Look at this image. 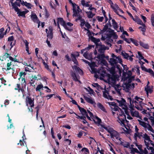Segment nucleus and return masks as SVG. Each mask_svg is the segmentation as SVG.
<instances>
[{
  "mask_svg": "<svg viewBox=\"0 0 154 154\" xmlns=\"http://www.w3.org/2000/svg\"><path fill=\"white\" fill-rule=\"evenodd\" d=\"M109 62L111 65L116 66V68L119 71V74L121 75L122 73V68L119 65L117 64L118 61L116 60V59L111 58H110Z\"/></svg>",
  "mask_w": 154,
  "mask_h": 154,
  "instance_id": "f257e3e1",
  "label": "nucleus"
},
{
  "mask_svg": "<svg viewBox=\"0 0 154 154\" xmlns=\"http://www.w3.org/2000/svg\"><path fill=\"white\" fill-rule=\"evenodd\" d=\"M116 74H113L111 75L109 74H107L106 76L108 77L107 80L109 82L112 83H115L116 81L117 77Z\"/></svg>",
  "mask_w": 154,
  "mask_h": 154,
  "instance_id": "f03ea898",
  "label": "nucleus"
},
{
  "mask_svg": "<svg viewBox=\"0 0 154 154\" xmlns=\"http://www.w3.org/2000/svg\"><path fill=\"white\" fill-rule=\"evenodd\" d=\"M84 98L85 100L88 103L93 105L94 107L96 106V103L94 100L91 97H88L85 96H84Z\"/></svg>",
  "mask_w": 154,
  "mask_h": 154,
  "instance_id": "7ed1b4c3",
  "label": "nucleus"
},
{
  "mask_svg": "<svg viewBox=\"0 0 154 154\" xmlns=\"http://www.w3.org/2000/svg\"><path fill=\"white\" fill-rule=\"evenodd\" d=\"M26 99L27 102L26 106H28V103L30 105L31 107H32L34 106V99L33 98L32 99L30 97L27 96L26 97Z\"/></svg>",
  "mask_w": 154,
  "mask_h": 154,
  "instance_id": "20e7f679",
  "label": "nucleus"
},
{
  "mask_svg": "<svg viewBox=\"0 0 154 154\" xmlns=\"http://www.w3.org/2000/svg\"><path fill=\"white\" fill-rule=\"evenodd\" d=\"M110 135L111 137L113 138L114 137H116L118 134V133L112 128H109L107 131Z\"/></svg>",
  "mask_w": 154,
  "mask_h": 154,
  "instance_id": "39448f33",
  "label": "nucleus"
},
{
  "mask_svg": "<svg viewBox=\"0 0 154 154\" xmlns=\"http://www.w3.org/2000/svg\"><path fill=\"white\" fill-rule=\"evenodd\" d=\"M69 2L71 3L72 6V10L73 13L72 16L73 17H77V12H79V11H76L77 10L76 7V5L75 3L72 2L71 1H69Z\"/></svg>",
  "mask_w": 154,
  "mask_h": 154,
  "instance_id": "423d86ee",
  "label": "nucleus"
},
{
  "mask_svg": "<svg viewBox=\"0 0 154 154\" xmlns=\"http://www.w3.org/2000/svg\"><path fill=\"white\" fill-rule=\"evenodd\" d=\"M111 67H109L107 66V70L109 71L110 73L111 74H116V71L115 69L116 68V66L115 65H111Z\"/></svg>",
  "mask_w": 154,
  "mask_h": 154,
  "instance_id": "0eeeda50",
  "label": "nucleus"
},
{
  "mask_svg": "<svg viewBox=\"0 0 154 154\" xmlns=\"http://www.w3.org/2000/svg\"><path fill=\"white\" fill-rule=\"evenodd\" d=\"M89 38L93 42H94L96 45L97 43L100 42V39L99 38H96L91 36V33H89L88 34Z\"/></svg>",
  "mask_w": 154,
  "mask_h": 154,
  "instance_id": "6e6552de",
  "label": "nucleus"
},
{
  "mask_svg": "<svg viewBox=\"0 0 154 154\" xmlns=\"http://www.w3.org/2000/svg\"><path fill=\"white\" fill-rule=\"evenodd\" d=\"M70 75L72 77L73 80L75 82H78L80 83H81V81L79 80L77 76L76 75L75 72L73 71H72L71 72Z\"/></svg>",
  "mask_w": 154,
  "mask_h": 154,
  "instance_id": "1a4fd4ad",
  "label": "nucleus"
},
{
  "mask_svg": "<svg viewBox=\"0 0 154 154\" xmlns=\"http://www.w3.org/2000/svg\"><path fill=\"white\" fill-rule=\"evenodd\" d=\"M72 68L75 71L78 72L80 75H83V71L79 67L76 65H74L72 67Z\"/></svg>",
  "mask_w": 154,
  "mask_h": 154,
  "instance_id": "9d476101",
  "label": "nucleus"
},
{
  "mask_svg": "<svg viewBox=\"0 0 154 154\" xmlns=\"http://www.w3.org/2000/svg\"><path fill=\"white\" fill-rule=\"evenodd\" d=\"M111 7L113 9L114 11L116 14L117 15L119 16H121L119 14L117 11L118 10H119L120 8L119 7L118 5L116 4H115L114 6H113V5L112 4H110Z\"/></svg>",
  "mask_w": 154,
  "mask_h": 154,
  "instance_id": "9b49d317",
  "label": "nucleus"
},
{
  "mask_svg": "<svg viewBox=\"0 0 154 154\" xmlns=\"http://www.w3.org/2000/svg\"><path fill=\"white\" fill-rule=\"evenodd\" d=\"M117 102L118 103L119 106H125H125H127L126 104V100L123 98H122L121 100H118Z\"/></svg>",
  "mask_w": 154,
  "mask_h": 154,
  "instance_id": "f8f14e48",
  "label": "nucleus"
},
{
  "mask_svg": "<svg viewBox=\"0 0 154 154\" xmlns=\"http://www.w3.org/2000/svg\"><path fill=\"white\" fill-rule=\"evenodd\" d=\"M133 20L135 22L137 23L138 24L142 25L143 24V23L142 21L139 18V17L137 16H135V18H134Z\"/></svg>",
  "mask_w": 154,
  "mask_h": 154,
  "instance_id": "ddd939ff",
  "label": "nucleus"
},
{
  "mask_svg": "<svg viewBox=\"0 0 154 154\" xmlns=\"http://www.w3.org/2000/svg\"><path fill=\"white\" fill-rule=\"evenodd\" d=\"M134 99L139 102L140 106L142 108V104H144V103L143 102V99L138 97L137 96L135 97Z\"/></svg>",
  "mask_w": 154,
  "mask_h": 154,
  "instance_id": "4468645a",
  "label": "nucleus"
},
{
  "mask_svg": "<svg viewBox=\"0 0 154 154\" xmlns=\"http://www.w3.org/2000/svg\"><path fill=\"white\" fill-rule=\"evenodd\" d=\"M31 18L32 20L35 23H36L38 20H39L35 14H32L31 15Z\"/></svg>",
  "mask_w": 154,
  "mask_h": 154,
  "instance_id": "2eb2a0df",
  "label": "nucleus"
},
{
  "mask_svg": "<svg viewBox=\"0 0 154 154\" xmlns=\"http://www.w3.org/2000/svg\"><path fill=\"white\" fill-rule=\"evenodd\" d=\"M17 12V14H18V16H22V17L25 18V14L27 13V12H26L25 11H20V10L19 8V10L17 11H16Z\"/></svg>",
  "mask_w": 154,
  "mask_h": 154,
  "instance_id": "dca6fc26",
  "label": "nucleus"
},
{
  "mask_svg": "<svg viewBox=\"0 0 154 154\" xmlns=\"http://www.w3.org/2000/svg\"><path fill=\"white\" fill-rule=\"evenodd\" d=\"M106 47H105L104 45H103L102 46L99 47V48H96L98 49V51L99 53H103L105 50H106Z\"/></svg>",
  "mask_w": 154,
  "mask_h": 154,
  "instance_id": "f3484780",
  "label": "nucleus"
},
{
  "mask_svg": "<svg viewBox=\"0 0 154 154\" xmlns=\"http://www.w3.org/2000/svg\"><path fill=\"white\" fill-rule=\"evenodd\" d=\"M127 100L128 101H129L130 103V105L129 106V107L130 109V111L132 110L133 111L134 110V105L131 103L132 101V99L131 97H128L127 98Z\"/></svg>",
  "mask_w": 154,
  "mask_h": 154,
  "instance_id": "a211bd4d",
  "label": "nucleus"
},
{
  "mask_svg": "<svg viewBox=\"0 0 154 154\" xmlns=\"http://www.w3.org/2000/svg\"><path fill=\"white\" fill-rule=\"evenodd\" d=\"M60 24L62 26H63L64 28L66 30L70 31H72L73 30V29H72L69 28L67 26L64 20L63 22H62Z\"/></svg>",
  "mask_w": 154,
  "mask_h": 154,
  "instance_id": "6ab92c4d",
  "label": "nucleus"
},
{
  "mask_svg": "<svg viewBox=\"0 0 154 154\" xmlns=\"http://www.w3.org/2000/svg\"><path fill=\"white\" fill-rule=\"evenodd\" d=\"M122 118H118L119 120V122L120 123H121V124L123 125L124 126L125 125V121L127 122H128L126 120V116H125H125H124L122 117Z\"/></svg>",
  "mask_w": 154,
  "mask_h": 154,
  "instance_id": "aec40b11",
  "label": "nucleus"
},
{
  "mask_svg": "<svg viewBox=\"0 0 154 154\" xmlns=\"http://www.w3.org/2000/svg\"><path fill=\"white\" fill-rule=\"evenodd\" d=\"M71 57L72 58V60L76 65L78 64V62L76 59L75 55L74 54H71Z\"/></svg>",
  "mask_w": 154,
  "mask_h": 154,
  "instance_id": "412c9836",
  "label": "nucleus"
},
{
  "mask_svg": "<svg viewBox=\"0 0 154 154\" xmlns=\"http://www.w3.org/2000/svg\"><path fill=\"white\" fill-rule=\"evenodd\" d=\"M112 25L113 28L116 30L118 28L119 26L117 23L116 21L114 19H112Z\"/></svg>",
  "mask_w": 154,
  "mask_h": 154,
  "instance_id": "4be33fe9",
  "label": "nucleus"
},
{
  "mask_svg": "<svg viewBox=\"0 0 154 154\" xmlns=\"http://www.w3.org/2000/svg\"><path fill=\"white\" fill-rule=\"evenodd\" d=\"M138 121L139 122V124L140 125H141L145 128H147V124L148 123H146L145 122L141 121L139 119H138Z\"/></svg>",
  "mask_w": 154,
  "mask_h": 154,
  "instance_id": "5701e85b",
  "label": "nucleus"
},
{
  "mask_svg": "<svg viewBox=\"0 0 154 154\" xmlns=\"http://www.w3.org/2000/svg\"><path fill=\"white\" fill-rule=\"evenodd\" d=\"M140 45L144 48L146 49H149V46L147 44H145L144 43L140 41L139 42Z\"/></svg>",
  "mask_w": 154,
  "mask_h": 154,
  "instance_id": "b1692460",
  "label": "nucleus"
},
{
  "mask_svg": "<svg viewBox=\"0 0 154 154\" xmlns=\"http://www.w3.org/2000/svg\"><path fill=\"white\" fill-rule=\"evenodd\" d=\"M97 107L101 110L104 112H106V109L104 106L100 103L98 102L97 103Z\"/></svg>",
  "mask_w": 154,
  "mask_h": 154,
  "instance_id": "393cba45",
  "label": "nucleus"
},
{
  "mask_svg": "<svg viewBox=\"0 0 154 154\" xmlns=\"http://www.w3.org/2000/svg\"><path fill=\"white\" fill-rule=\"evenodd\" d=\"M125 87L126 89V91L127 92H129L130 90V88H131V84L129 82L126 83L125 84Z\"/></svg>",
  "mask_w": 154,
  "mask_h": 154,
  "instance_id": "a878e982",
  "label": "nucleus"
},
{
  "mask_svg": "<svg viewBox=\"0 0 154 154\" xmlns=\"http://www.w3.org/2000/svg\"><path fill=\"white\" fill-rule=\"evenodd\" d=\"M85 26L87 28V29H86L85 28H84V29L85 30H86L88 31V32L89 33H91L90 32V31L89 30V29L91 27L90 24L88 22H87L85 24Z\"/></svg>",
  "mask_w": 154,
  "mask_h": 154,
  "instance_id": "bb28decb",
  "label": "nucleus"
},
{
  "mask_svg": "<svg viewBox=\"0 0 154 154\" xmlns=\"http://www.w3.org/2000/svg\"><path fill=\"white\" fill-rule=\"evenodd\" d=\"M4 29L2 27L0 29V39H2L4 36L5 35L4 33Z\"/></svg>",
  "mask_w": 154,
  "mask_h": 154,
  "instance_id": "cd10ccee",
  "label": "nucleus"
},
{
  "mask_svg": "<svg viewBox=\"0 0 154 154\" xmlns=\"http://www.w3.org/2000/svg\"><path fill=\"white\" fill-rule=\"evenodd\" d=\"M96 119H97V121H96L94 119H92L93 121L96 124L100 125V123L101 122V119L97 116H96Z\"/></svg>",
  "mask_w": 154,
  "mask_h": 154,
  "instance_id": "c85d7f7f",
  "label": "nucleus"
},
{
  "mask_svg": "<svg viewBox=\"0 0 154 154\" xmlns=\"http://www.w3.org/2000/svg\"><path fill=\"white\" fill-rule=\"evenodd\" d=\"M143 137L144 139V140H148L149 141H151V140L149 136L146 134L145 133L143 134Z\"/></svg>",
  "mask_w": 154,
  "mask_h": 154,
  "instance_id": "c756f323",
  "label": "nucleus"
},
{
  "mask_svg": "<svg viewBox=\"0 0 154 154\" xmlns=\"http://www.w3.org/2000/svg\"><path fill=\"white\" fill-rule=\"evenodd\" d=\"M14 0H10V2L11 3L13 8H14L15 11H17L19 10V8L17 6L14 5V4L13 2Z\"/></svg>",
  "mask_w": 154,
  "mask_h": 154,
  "instance_id": "7c9ffc66",
  "label": "nucleus"
},
{
  "mask_svg": "<svg viewBox=\"0 0 154 154\" xmlns=\"http://www.w3.org/2000/svg\"><path fill=\"white\" fill-rule=\"evenodd\" d=\"M121 54L123 56L125 59L128 60V58L129 57V55L128 54L124 52V51H123L121 52Z\"/></svg>",
  "mask_w": 154,
  "mask_h": 154,
  "instance_id": "2f4dec72",
  "label": "nucleus"
},
{
  "mask_svg": "<svg viewBox=\"0 0 154 154\" xmlns=\"http://www.w3.org/2000/svg\"><path fill=\"white\" fill-rule=\"evenodd\" d=\"M43 86L42 84H40L37 85L35 89V90L36 91H40L41 89H42L43 90Z\"/></svg>",
  "mask_w": 154,
  "mask_h": 154,
  "instance_id": "473e14b6",
  "label": "nucleus"
},
{
  "mask_svg": "<svg viewBox=\"0 0 154 154\" xmlns=\"http://www.w3.org/2000/svg\"><path fill=\"white\" fill-rule=\"evenodd\" d=\"M131 153H135V152H136L137 153H139L140 154V152L136 148H134L133 147H132L131 148Z\"/></svg>",
  "mask_w": 154,
  "mask_h": 154,
  "instance_id": "72a5a7b5",
  "label": "nucleus"
},
{
  "mask_svg": "<svg viewBox=\"0 0 154 154\" xmlns=\"http://www.w3.org/2000/svg\"><path fill=\"white\" fill-rule=\"evenodd\" d=\"M123 72L122 77L123 79H124V81H125L128 78V76L126 77V75H127V72H125L124 70H122V72Z\"/></svg>",
  "mask_w": 154,
  "mask_h": 154,
  "instance_id": "f704fd0d",
  "label": "nucleus"
},
{
  "mask_svg": "<svg viewBox=\"0 0 154 154\" xmlns=\"http://www.w3.org/2000/svg\"><path fill=\"white\" fill-rule=\"evenodd\" d=\"M130 40L136 46H138L139 45L138 42L137 40L134 39L132 38H130Z\"/></svg>",
  "mask_w": 154,
  "mask_h": 154,
  "instance_id": "c9c22d12",
  "label": "nucleus"
},
{
  "mask_svg": "<svg viewBox=\"0 0 154 154\" xmlns=\"http://www.w3.org/2000/svg\"><path fill=\"white\" fill-rule=\"evenodd\" d=\"M47 36L48 37V39L50 40H51L53 37V33H51L49 32H48Z\"/></svg>",
  "mask_w": 154,
  "mask_h": 154,
  "instance_id": "e433bc0d",
  "label": "nucleus"
},
{
  "mask_svg": "<svg viewBox=\"0 0 154 154\" xmlns=\"http://www.w3.org/2000/svg\"><path fill=\"white\" fill-rule=\"evenodd\" d=\"M147 128H147V129L148 131H150L152 132V133H154V130L152 128V126L150 125L148 123L147 124Z\"/></svg>",
  "mask_w": 154,
  "mask_h": 154,
  "instance_id": "4c0bfd02",
  "label": "nucleus"
},
{
  "mask_svg": "<svg viewBox=\"0 0 154 154\" xmlns=\"http://www.w3.org/2000/svg\"><path fill=\"white\" fill-rule=\"evenodd\" d=\"M80 111L82 114L83 116H86L88 114L86 110L83 108H82L80 110Z\"/></svg>",
  "mask_w": 154,
  "mask_h": 154,
  "instance_id": "58836bf2",
  "label": "nucleus"
},
{
  "mask_svg": "<svg viewBox=\"0 0 154 154\" xmlns=\"http://www.w3.org/2000/svg\"><path fill=\"white\" fill-rule=\"evenodd\" d=\"M118 111L120 112L119 115L121 117L124 116L125 119V114L124 111L121 108H119V110Z\"/></svg>",
  "mask_w": 154,
  "mask_h": 154,
  "instance_id": "ea45409f",
  "label": "nucleus"
},
{
  "mask_svg": "<svg viewBox=\"0 0 154 154\" xmlns=\"http://www.w3.org/2000/svg\"><path fill=\"white\" fill-rule=\"evenodd\" d=\"M41 108L40 105H38L36 107L35 109H36V118L37 119H38V115L39 112V109Z\"/></svg>",
  "mask_w": 154,
  "mask_h": 154,
  "instance_id": "a19ab883",
  "label": "nucleus"
},
{
  "mask_svg": "<svg viewBox=\"0 0 154 154\" xmlns=\"http://www.w3.org/2000/svg\"><path fill=\"white\" fill-rule=\"evenodd\" d=\"M103 97L106 98H108V97H107V95L106 94L107 93L108 94H109V92L105 89V90L104 91H103Z\"/></svg>",
  "mask_w": 154,
  "mask_h": 154,
  "instance_id": "79ce46f5",
  "label": "nucleus"
},
{
  "mask_svg": "<svg viewBox=\"0 0 154 154\" xmlns=\"http://www.w3.org/2000/svg\"><path fill=\"white\" fill-rule=\"evenodd\" d=\"M94 15L91 11H89L88 12L87 17L89 18H92Z\"/></svg>",
  "mask_w": 154,
  "mask_h": 154,
  "instance_id": "37998d69",
  "label": "nucleus"
},
{
  "mask_svg": "<svg viewBox=\"0 0 154 154\" xmlns=\"http://www.w3.org/2000/svg\"><path fill=\"white\" fill-rule=\"evenodd\" d=\"M109 25L108 23H106L103 29V32H106L108 29L109 28Z\"/></svg>",
  "mask_w": 154,
  "mask_h": 154,
  "instance_id": "c03bdc74",
  "label": "nucleus"
},
{
  "mask_svg": "<svg viewBox=\"0 0 154 154\" xmlns=\"http://www.w3.org/2000/svg\"><path fill=\"white\" fill-rule=\"evenodd\" d=\"M141 25H142L143 27L139 26L138 28L139 29H141V30L142 32H145L146 30V27L145 24L143 23V24H142Z\"/></svg>",
  "mask_w": 154,
  "mask_h": 154,
  "instance_id": "a18cd8bd",
  "label": "nucleus"
},
{
  "mask_svg": "<svg viewBox=\"0 0 154 154\" xmlns=\"http://www.w3.org/2000/svg\"><path fill=\"white\" fill-rule=\"evenodd\" d=\"M25 4H24V5L26 6L28 9H31V8L32 5L31 4L27 3L26 2H25Z\"/></svg>",
  "mask_w": 154,
  "mask_h": 154,
  "instance_id": "49530a36",
  "label": "nucleus"
},
{
  "mask_svg": "<svg viewBox=\"0 0 154 154\" xmlns=\"http://www.w3.org/2000/svg\"><path fill=\"white\" fill-rule=\"evenodd\" d=\"M57 25H58V27L60 28L59 23H61L62 22H63L64 21V20H63V19L61 17L58 18L57 19Z\"/></svg>",
  "mask_w": 154,
  "mask_h": 154,
  "instance_id": "de8ad7c7",
  "label": "nucleus"
},
{
  "mask_svg": "<svg viewBox=\"0 0 154 154\" xmlns=\"http://www.w3.org/2000/svg\"><path fill=\"white\" fill-rule=\"evenodd\" d=\"M108 31L109 32L113 33V35L116 38H117L118 37L117 35L115 33H114V30L111 29L110 28H109L108 29Z\"/></svg>",
  "mask_w": 154,
  "mask_h": 154,
  "instance_id": "09e8293b",
  "label": "nucleus"
},
{
  "mask_svg": "<svg viewBox=\"0 0 154 154\" xmlns=\"http://www.w3.org/2000/svg\"><path fill=\"white\" fill-rule=\"evenodd\" d=\"M128 82L129 83H131L132 81H133L134 80V76H131L130 77H128Z\"/></svg>",
  "mask_w": 154,
  "mask_h": 154,
  "instance_id": "8fccbe9b",
  "label": "nucleus"
},
{
  "mask_svg": "<svg viewBox=\"0 0 154 154\" xmlns=\"http://www.w3.org/2000/svg\"><path fill=\"white\" fill-rule=\"evenodd\" d=\"M145 90L146 92L148 91L150 94H151L153 92V88H145Z\"/></svg>",
  "mask_w": 154,
  "mask_h": 154,
  "instance_id": "3c124183",
  "label": "nucleus"
},
{
  "mask_svg": "<svg viewBox=\"0 0 154 154\" xmlns=\"http://www.w3.org/2000/svg\"><path fill=\"white\" fill-rule=\"evenodd\" d=\"M92 86L95 88H97V89H102V88L101 86L99 85L97 83H94L92 85Z\"/></svg>",
  "mask_w": 154,
  "mask_h": 154,
  "instance_id": "603ef678",
  "label": "nucleus"
},
{
  "mask_svg": "<svg viewBox=\"0 0 154 154\" xmlns=\"http://www.w3.org/2000/svg\"><path fill=\"white\" fill-rule=\"evenodd\" d=\"M145 72L149 73L151 76L154 73V72L153 70L151 69L150 68L148 69H146Z\"/></svg>",
  "mask_w": 154,
  "mask_h": 154,
  "instance_id": "864d4df0",
  "label": "nucleus"
},
{
  "mask_svg": "<svg viewBox=\"0 0 154 154\" xmlns=\"http://www.w3.org/2000/svg\"><path fill=\"white\" fill-rule=\"evenodd\" d=\"M9 55H10L8 53H5L4 54L2 57V58L3 59L5 60L6 58H8Z\"/></svg>",
  "mask_w": 154,
  "mask_h": 154,
  "instance_id": "5fc2aeb1",
  "label": "nucleus"
},
{
  "mask_svg": "<svg viewBox=\"0 0 154 154\" xmlns=\"http://www.w3.org/2000/svg\"><path fill=\"white\" fill-rule=\"evenodd\" d=\"M77 17H78L77 18H76L75 20V21L76 22H77L79 20H80L82 18V16L80 14H78V15Z\"/></svg>",
  "mask_w": 154,
  "mask_h": 154,
  "instance_id": "6e6d98bb",
  "label": "nucleus"
},
{
  "mask_svg": "<svg viewBox=\"0 0 154 154\" xmlns=\"http://www.w3.org/2000/svg\"><path fill=\"white\" fill-rule=\"evenodd\" d=\"M123 109H124L125 110V114L127 116L128 115H129V112L128 111V108L127 107V106H125V107H123Z\"/></svg>",
  "mask_w": 154,
  "mask_h": 154,
  "instance_id": "4d7b16f0",
  "label": "nucleus"
},
{
  "mask_svg": "<svg viewBox=\"0 0 154 154\" xmlns=\"http://www.w3.org/2000/svg\"><path fill=\"white\" fill-rule=\"evenodd\" d=\"M131 114L132 116H134V113H136L137 116H139V112L137 111H135L134 112L133 111L131 110Z\"/></svg>",
  "mask_w": 154,
  "mask_h": 154,
  "instance_id": "13d9d810",
  "label": "nucleus"
},
{
  "mask_svg": "<svg viewBox=\"0 0 154 154\" xmlns=\"http://www.w3.org/2000/svg\"><path fill=\"white\" fill-rule=\"evenodd\" d=\"M45 17L46 18H48L50 16V14H49V13L48 12L47 10L46 9H45Z\"/></svg>",
  "mask_w": 154,
  "mask_h": 154,
  "instance_id": "bf43d9fd",
  "label": "nucleus"
},
{
  "mask_svg": "<svg viewBox=\"0 0 154 154\" xmlns=\"http://www.w3.org/2000/svg\"><path fill=\"white\" fill-rule=\"evenodd\" d=\"M143 153L144 154H148V151L146 148H145L144 150L143 149V151L140 152V154H143Z\"/></svg>",
  "mask_w": 154,
  "mask_h": 154,
  "instance_id": "052dcab7",
  "label": "nucleus"
},
{
  "mask_svg": "<svg viewBox=\"0 0 154 154\" xmlns=\"http://www.w3.org/2000/svg\"><path fill=\"white\" fill-rule=\"evenodd\" d=\"M139 58L140 60L143 59L144 57L142 56L140 52L138 51L137 52Z\"/></svg>",
  "mask_w": 154,
  "mask_h": 154,
  "instance_id": "680f3d73",
  "label": "nucleus"
},
{
  "mask_svg": "<svg viewBox=\"0 0 154 154\" xmlns=\"http://www.w3.org/2000/svg\"><path fill=\"white\" fill-rule=\"evenodd\" d=\"M97 20L99 22H102L104 19L103 17L98 16L97 17Z\"/></svg>",
  "mask_w": 154,
  "mask_h": 154,
  "instance_id": "e2e57ef3",
  "label": "nucleus"
},
{
  "mask_svg": "<svg viewBox=\"0 0 154 154\" xmlns=\"http://www.w3.org/2000/svg\"><path fill=\"white\" fill-rule=\"evenodd\" d=\"M26 74V73L25 72H21L19 73V76L20 78H21L22 75H23L24 77H25V76Z\"/></svg>",
  "mask_w": 154,
  "mask_h": 154,
  "instance_id": "0e129e2a",
  "label": "nucleus"
},
{
  "mask_svg": "<svg viewBox=\"0 0 154 154\" xmlns=\"http://www.w3.org/2000/svg\"><path fill=\"white\" fill-rule=\"evenodd\" d=\"M14 40V37L13 35L10 36L8 38V41L12 42Z\"/></svg>",
  "mask_w": 154,
  "mask_h": 154,
  "instance_id": "69168bd1",
  "label": "nucleus"
},
{
  "mask_svg": "<svg viewBox=\"0 0 154 154\" xmlns=\"http://www.w3.org/2000/svg\"><path fill=\"white\" fill-rule=\"evenodd\" d=\"M84 132L83 131H80L77 134V137L79 138H81L83 135V133Z\"/></svg>",
  "mask_w": 154,
  "mask_h": 154,
  "instance_id": "338daca9",
  "label": "nucleus"
},
{
  "mask_svg": "<svg viewBox=\"0 0 154 154\" xmlns=\"http://www.w3.org/2000/svg\"><path fill=\"white\" fill-rule=\"evenodd\" d=\"M151 150V153L149 154H154V148L152 147H149V150Z\"/></svg>",
  "mask_w": 154,
  "mask_h": 154,
  "instance_id": "774afa93",
  "label": "nucleus"
}]
</instances>
